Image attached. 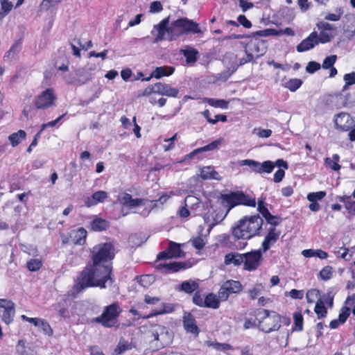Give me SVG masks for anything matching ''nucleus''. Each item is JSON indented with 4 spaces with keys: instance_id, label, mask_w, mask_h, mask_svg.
Here are the masks:
<instances>
[{
    "instance_id": "nucleus-5",
    "label": "nucleus",
    "mask_w": 355,
    "mask_h": 355,
    "mask_svg": "<svg viewBox=\"0 0 355 355\" xmlns=\"http://www.w3.org/2000/svg\"><path fill=\"white\" fill-rule=\"evenodd\" d=\"M259 328L265 333L277 331L281 327L282 316L275 311L262 309L258 311Z\"/></svg>"
},
{
    "instance_id": "nucleus-57",
    "label": "nucleus",
    "mask_w": 355,
    "mask_h": 355,
    "mask_svg": "<svg viewBox=\"0 0 355 355\" xmlns=\"http://www.w3.org/2000/svg\"><path fill=\"white\" fill-rule=\"evenodd\" d=\"M192 245L198 250H202L205 245V242L201 236H198L190 240Z\"/></svg>"
},
{
    "instance_id": "nucleus-20",
    "label": "nucleus",
    "mask_w": 355,
    "mask_h": 355,
    "mask_svg": "<svg viewBox=\"0 0 355 355\" xmlns=\"http://www.w3.org/2000/svg\"><path fill=\"white\" fill-rule=\"evenodd\" d=\"M183 325L187 332L198 335L199 329L196 324L194 316L190 313H184L183 316Z\"/></svg>"
},
{
    "instance_id": "nucleus-52",
    "label": "nucleus",
    "mask_w": 355,
    "mask_h": 355,
    "mask_svg": "<svg viewBox=\"0 0 355 355\" xmlns=\"http://www.w3.org/2000/svg\"><path fill=\"white\" fill-rule=\"evenodd\" d=\"M257 210L266 218L270 214L267 206L268 204L265 202L264 200L259 199L257 202Z\"/></svg>"
},
{
    "instance_id": "nucleus-51",
    "label": "nucleus",
    "mask_w": 355,
    "mask_h": 355,
    "mask_svg": "<svg viewBox=\"0 0 355 355\" xmlns=\"http://www.w3.org/2000/svg\"><path fill=\"white\" fill-rule=\"evenodd\" d=\"M334 253L337 257L342 258L345 261H349L352 257V254H349V249L344 247L338 248V250H335Z\"/></svg>"
},
{
    "instance_id": "nucleus-1",
    "label": "nucleus",
    "mask_w": 355,
    "mask_h": 355,
    "mask_svg": "<svg viewBox=\"0 0 355 355\" xmlns=\"http://www.w3.org/2000/svg\"><path fill=\"white\" fill-rule=\"evenodd\" d=\"M115 256V249L112 243H103L94 245L90 252L91 263H89L77 279L76 289L78 292L89 287L105 288L106 284L112 285V260Z\"/></svg>"
},
{
    "instance_id": "nucleus-12",
    "label": "nucleus",
    "mask_w": 355,
    "mask_h": 355,
    "mask_svg": "<svg viewBox=\"0 0 355 355\" xmlns=\"http://www.w3.org/2000/svg\"><path fill=\"white\" fill-rule=\"evenodd\" d=\"M15 304L6 299H0V316L6 324H10L15 316Z\"/></svg>"
},
{
    "instance_id": "nucleus-33",
    "label": "nucleus",
    "mask_w": 355,
    "mask_h": 355,
    "mask_svg": "<svg viewBox=\"0 0 355 355\" xmlns=\"http://www.w3.org/2000/svg\"><path fill=\"white\" fill-rule=\"evenodd\" d=\"M200 177L203 180H219L220 175L212 166H205L200 171Z\"/></svg>"
},
{
    "instance_id": "nucleus-37",
    "label": "nucleus",
    "mask_w": 355,
    "mask_h": 355,
    "mask_svg": "<svg viewBox=\"0 0 355 355\" xmlns=\"http://www.w3.org/2000/svg\"><path fill=\"white\" fill-rule=\"evenodd\" d=\"M26 133L24 130H19L17 132H14L9 135L8 140L13 147L19 145L22 139L26 138Z\"/></svg>"
},
{
    "instance_id": "nucleus-40",
    "label": "nucleus",
    "mask_w": 355,
    "mask_h": 355,
    "mask_svg": "<svg viewBox=\"0 0 355 355\" xmlns=\"http://www.w3.org/2000/svg\"><path fill=\"white\" fill-rule=\"evenodd\" d=\"M340 157L338 154H334L332 157H327L324 160L325 165L334 171H338L340 169V165L338 164Z\"/></svg>"
},
{
    "instance_id": "nucleus-53",
    "label": "nucleus",
    "mask_w": 355,
    "mask_h": 355,
    "mask_svg": "<svg viewBox=\"0 0 355 355\" xmlns=\"http://www.w3.org/2000/svg\"><path fill=\"white\" fill-rule=\"evenodd\" d=\"M26 265L30 271L34 272L41 268L42 266V262L39 259H31L27 262Z\"/></svg>"
},
{
    "instance_id": "nucleus-38",
    "label": "nucleus",
    "mask_w": 355,
    "mask_h": 355,
    "mask_svg": "<svg viewBox=\"0 0 355 355\" xmlns=\"http://www.w3.org/2000/svg\"><path fill=\"white\" fill-rule=\"evenodd\" d=\"M199 288L198 284L193 280L184 281L181 284L180 290L187 293H192Z\"/></svg>"
},
{
    "instance_id": "nucleus-8",
    "label": "nucleus",
    "mask_w": 355,
    "mask_h": 355,
    "mask_svg": "<svg viewBox=\"0 0 355 355\" xmlns=\"http://www.w3.org/2000/svg\"><path fill=\"white\" fill-rule=\"evenodd\" d=\"M243 286L240 282L227 280L224 282L218 291V297L221 301H226L231 294H236L242 291Z\"/></svg>"
},
{
    "instance_id": "nucleus-36",
    "label": "nucleus",
    "mask_w": 355,
    "mask_h": 355,
    "mask_svg": "<svg viewBox=\"0 0 355 355\" xmlns=\"http://www.w3.org/2000/svg\"><path fill=\"white\" fill-rule=\"evenodd\" d=\"M162 309L153 311L150 314L146 315L145 318H150L158 315L170 313L175 311V306L173 304H162Z\"/></svg>"
},
{
    "instance_id": "nucleus-13",
    "label": "nucleus",
    "mask_w": 355,
    "mask_h": 355,
    "mask_svg": "<svg viewBox=\"0 0 355 355\" xmlns=\"http://www.w3.org/2000/svg\"><path fill=\"white\" fill-rule=\"evenodd\" d=\"M169 17L164 18L158 24L153 26V28L151 31V34L154 35L155 32H157L153 43L156 44L165 40V35L166 33L168 34V29L169 27Z\"/></svg>"
},
{
    "instance_id": "nucleus-21",
    "label": "nucleus",
    "mask_w": 355,
    "mask_h": 355,
    "mask_svg": "<svg viewBox=\"0 0 355 355\" xmlns=\"http://www.w3.org/2000/svg\"><path fill=\"white\" fill-rule=\"evenodd\" d=\"M280 235V232L277 231L275 227H270L268 234L262 243V247L264 252H266L278 240Z\"/></svg>"
},
{
    "instance_id": "nucleus-26",
    "label": "nucleus",
    "mask_w": 355,
    "mask_h": 355,
    "mask_svg": "<svg viewBox=\"0 0 355 355\" xmlns=\"http://www.w3.org/2000/svg\"><path fill=\"white\" fill-rule=\"evenodd\" d=\"M350 313V308L346 306H343L340 311L338 318L331 321L329 324L330 328L336 329L340 324H344L347 320V318L349 316Z\"/></svg>"
},
{
    "instance_id": "nucleus-45",
    "label": "nucleus",
    "mask_w": 355,
    "mask_h": 355,
    "mask_svg": "<svg viewBox=\"0 0 355 355\" xmlns=\"http://www.w3.org/2000/svg\"><path fill=\"white\" fill-rule=\"evenodd\" d=\"M0 20H2L12 10L13 5L10 0L1 1Z\"/></svg>"
},
{
    "instance_id": "nucleus-59",
    "label": "nucleus",
    "mask_w": 355,
    "mask_h": 355,
    "mask_svg": "<svg viewBox=\"0 0 355 355\" xmlns=\"http://www.w3.org/2000/svg\"><path fill=\"white\" fill-rule=\"evenodd\" d=\"M177 133H175L172 137L169 139H165L164 142L167 143V144L163 145V148L165 151L170 150L174 148L175 141L177 139Z\"/></svg>"
},
{
    "instance_id": "nucleus-4",
    "label": "nucleus",
    "mask_w": 355,
    "mask_h": 355,
    "mask_svg": "<svg viewBox=\"0 0 355 355\" xmlns=\"http://www.w3.org/2000/svg\"><path fill=\"white\" fill-rule=\"evenodd\" d=\"M150 343L157 349H162L172 344L174 334L168 327L162 324H154L148 331Z\"/></svg>"
},
{
    "instance_id": "nucleus-39",
    "label": "nucleus",
    "mask_w": 355,
    "mask_h": 355,
    "mask_svg": "<svg viewBox=\"0 0 355 355\" xmlns=\"http://www.w3.org/2000/svg\"><path fill=\"white\" fill-rule=\"evenodd\" d=\"M109 226V223L103 218H95L91 224L92 229L94 231H103L106 230Z\"/></svg>"
},
{
    "instance_id": "nucleus-15",
    "label": "nucleus",
    "mask_w": 355,
    "mask_h": 355,
    "mask_svg": "<svg viewBox=\"0 0 355 355\" xmlns=\"http://www.w3.org/2000/svg\"><path fill=\"white\" fill-rule=\"evenodd\" d=\"M335 124L337 128L343 131H348L355 125L353 118L349 114L344 112L336 115Z\"/></svg>"
},
{
    "instance_id": "nucleus-25",
    "label": "nucleus",
    "mask_w": 355,
    "mask_h": 355,
    "mask_svg": "<svg viewBox=\"0 0 355 355\" xmlns=\"http://www.w3.org/2000/svg\"><path fill=\"white\" fill-rule=\"evenodd\" d=\"M87 231L83 227L71 231L70 238L71 242L75 245H82L86 241Z\"/></svg>"
},
{
    "instance_id": "nucleus-58",
    "label": "nucleus",
    "mask_w": 355,
    "mask_h": 355,
    "mask_svg": "<svg viewBox=\"0 0 355 355\" xmlns=\"http://www.w3.org/2000/svg\"><path fill=\"white\" fill-rule=\"evenodd\" d=\"M337 60V56L336 55H332L327 57L322 63V67L324 69H329L333 67Z\"/></svg>"
},
{
    "instance_id": "nucleus-46",
    "label": "nucleus",
    "mask_w": 355,
    "mask_h": 355,
    "mask_svg": "<svg viewBox=\"0 0 355 355\" xmlns=\"http://www.w3.org/2000/svg\"><path fill=\"white\" fill-rule=\"evenodd\" d=\"M302 84V80L299 78H291L286 81L284 86L291 92H295Z\"/></svg>"
},
{
    "instance_id": "nucleus-64",
    "label": "nucleus",
    "mask_w": 355,
    "mask_h": 355,
    "mask_svg": "<svg viewBox=\"0 0 355 355\" xmlns=\"http://www.w3.org/2000/svg\"><path fill=\"white\" fill-rule=\"evenodd\" d=\"M266 220L268 223L272 225L274 227L276 225H278L282 222V218L277 216H273L271 214L268 216L266 218Z\"/></svg>"
},
{
    "instance_id": "nucleus-22",
    "label": "nucleus",
    "mask_w": 355,
    "mask_h": 355,
    "mask_svg": "<svg viewBox=\"0 0 355 355\" xmlns=\"http://www.w3.org/2000/svg\"><path fill=\"white\" fill-rule=\"evenodd\" d=\"M223 139H216L203 147H200L197 149H195L194 150H193L192 152H191L189 154H188L187 155V158L189 159H192L195 157V155L196 154H202L206 151H211V150L218 149V147L223 144Z\"/></svg>"
},
{
    "instance_id": "nucleus-17",
    "label": "nucleus",
    "mask_w": 355,
    "mask_h": 355,
    "mask_svg": "<svg viewBox=\"0 0 355 355\" xmlns=\"http://www.w3.org/2000/svg\"><path fill=\"white\" fill-rule=\"evenodd\" d=\"M318 44V33L314 31L303 40L296 47L298 52H304L313 49Z\"/></svg>"
},
{
    "instance_id": "nucleus-63",
    "label": "nucleus",
    "mask_w": 355,
    "mask_h": 355,
    "mask_svg": "<svg viewBox=\"0 0 355 355\" xmlns=\"http://www.w3.org/2000/svg\"><path fill=\"white\" fill-rule=\"evenodd\" d=\"M163 6L160 1H155L150 3L149 12L150 13H158L162 11Z\"/></svg>"
},
{
    "instance_id": "nucleus-6",
    "label": "nucleus",
    "mask_w": 355,
    "mask_h": 355,
    "mask_svg": "<svg viewBox=\"0 0 355 355\" xmlns=\"http://www.w3.org/2000/svg\"><path fill=\"white\" fill-rule=\"evenodd\" d=\"M121 312V307L117 302H114L105 306L102 314L95 318L94 321L106 328L118 327L119 325L118 318Z\"/></svg>"
},
{
    "instance_id": "nucleus-34",
    "label": "nucleus",
    "mask_w": 355,
    "mask_h": 355,
    "mask_svg": "<svg viewBox=\"0 0 355 355\" xmlns=\"http://www.w3.org/2000/svg\"><path fill=\"white\" fill-rule=\"evenodd\" d=\"M352 196H343L338 198L340 202L345 204V207L348 213L352 215H355V200Z\"/></svg>"
},
{
    "instance_id": "nucleus-35",
    "label": "nucleus",
    "mask_w": 355,
    "mask_h": 355,
    "mask_svg": "<svg viewBox=\"0 0 355 355\" xmlns=\"http://www.w3.org/2000/svg\"><path fill=\"white\" fill-rule=\"evenodd\" d=\"M21 49L20 44L15 42L12 45L10 49L3 55V60L6 62L15 60Z\"/></svg>"
},
{
    "instance_id": "nucleus-31",
    "label": "nucleus",
    "mask_w": 355,
    "mask_h": 355,
    "mask_svg": "<svg viewBox=\"0 0 355 355\" xmlns=\"http://www.w3.org/2000/svg\"><path fill=\"white\" fill-rule=\"evenodd\" d=\"M175 68L171 66L156 67L151 73V77L159 79L164 76H168L173 73Z\"/></svg>"
},
{
    "instance_id": "nucleus-43",
    "label": "nucleus",
    "mask_w": 355,
    "mask_h": 355,
    "mask_svg": "<svg viewBox=\"0 0 355 355\" xmlns=\"http://www.w3.org/2000/svg\"><path fill=\"white\" fill-rule=\"evenodd\" d=\"M275 168L274 162L270 160L265 161L262 163L259 162L258 166V173H270Z\"/></svg>"
},
{
    "instance_id": "nucleus-30",
    "label": "nucleus",
    "mask_w": 355,
    "mask_h": 355,
    "mask_svg": "<svg viewBox=\"0 0 355 355\" xmlns=\"http://www.w3.org/2000/svg\"><path fill=\"white\" fill-rule=\"evenodd\" d=\"M343 30L344 35L348 40L355 39V16L347 19Z\"/></svg>"
},
{
    "instance_id": "nucleus-27",
    "label": "nucleus",
    "mask_w": 355,
    "mask_h": 355,
    "mask_svg": "<svg viewBox=\"0 0 355 355\" xmlns=\"http://www.w3.org/2000/svg\"><path fill=\"white\" fill-rule=\"evenodd\" d=\"M184 204L185 206L181 207L178 211L180 216L182 218H187L190 215V212L187 207H189L190 205H199L200 200L195 196H188L185 198Z\"/></svg>"
},
{
    "instance_id": "nucleus-23",
    "label": "nucleus",
    "mask_w": 355,
    "mask_h": 355,
    "mask_svg": "<svg viewBox=\"0 0 355 355\" xmlns=\"http://www.w3.org/2000/svg\"><path fill=\"white\" fill-rule=\"evenodd\" d=\"M280 34H285L287 35H294L295 33L293 30L291 28H286L284 30H281L279 31L272 29V28H267L262 31H258L253 33H252V36L253 37L256 36L259 37H268L270 35H279Z\"/></svg>"
},
{
    "instance_id": "nucleus-10",
    "label": "nucleus",
    "mask_w": 355,
    "mask_h": 355,
    "mask_svg": "<svg viewBox=\"0 0 355 355\" xmlns=\"http://www.w3.org/2000/svg\"><path fill=\"white\" fill-rule=\"evenodd\" d=\"M56 96L52 88L43 91L35 99V105L37 109H47L53 106Z\"/></svg>"
},
{
    "instance_id": "nucleus-28",
    "label": "nucleus",
    "mask_w": 355,
    "mask_h": 355,
    "mask_svg": "<svg viewBox=\"0 0 355 355\" xmlns=\"http://www.w3.org/2000/svg\"><path fill=\"white\" fill-rule=\"evenodd\" d=\"M108 197L106 191H98L94 192L91 197H89L85 200V204L87 207H92L97 205L98 202H103Z\"/></svg>"
},
{
    "instance_id": "nucleus-61",
    "label": "nucleus",
    "mask_w": 355,
    "mask_h": 355,
    "mask_svg": "<svg viewBox=\"0 0 355 355\" xmlns=\"http://www.w3.org/2000/svg\"><path fill=\"white\" fill-rule=\"evenodd\" d=\"M39 327H40L42 328L43 332L45 334H46L49 336L53 335V329L51 327L49 322H47L45 320L42 319Z\"/></svg>"
},
{
    "instance_id": "nucleus-55",
    "label": "nucleus",
    "mask_w": 355,
    "mask_h": 355,
    "mask_svg": "<svg viewBox=\"0 0 355 355\" xmlns=\"http://www.w3.org/2000/svg\"><path fill=\"white\" fill-rule=\"evenodd\" d=\"M333 37V32H328L327 31H320L319 35H318V43H327L330 42Z\"/></svg>"
},
{
    "instance_id": "nucleus-18",
    "label": "nucleus",
    "mask_w": 355,
    "mask_h": 355,
    "mask_svg": "<svg viewBox=\"0 0 355 355\" xmlns=\"http://www.w3.org/2000/svg\"><path fill=\"white\" fill-rule=\"evenodd\" d=\"M155 94H158L163 96H166L168 97H177L179 94V89L177 88L172 87L170 85L163 83H157L155 84Z\"/></svg>"
},
{
    "instance_id": "nucleus-41",
    "label": "nucleus",
    "mask_w": 355,
    "mask_h": 355,
    "mask_svg": "<svg viewBox=\"0 0 355 355\" xmlns=\"http://www.w3.org/2000/svg\"><path fill=\"white\" fill-rule=\"evenodd\" d=\"M219 299L216 295L209 293L205 298V306L212 309L218 308L220 304Z\"/></svg>"
},
{
    "instance_id": "nucleus-48",
    "label": "nucleus",
    "mask_w": 355,
    "mask_h": 355,
    "mask_svg": "<svg viewBox=\"0 0 355 355\" xmlns=\"http://www.w3.org/2000/svg\"><path fill=\"white\" fill-rule=\"evenodd\" d=\"M294 327L293 331H301L303 330L304 319L300 312L293 313Z\"/></svg>"
},
{
    "instance_id": "nucleus-60",
    "label": "nucleus",
    "mask_w": 355,
    "mask_h": 355,
    "mask_svg": "<svg viewBox=\"0 0 355 355\" xmlns=\"http://www.w3.org/2000/svg\"><path fill=\"white\" fill-rule=\"evenodd\" d=\"M129 348V344L126 341H120L114 349L116 355H120Z\"/></svg>"
},
{
    "instance_id": "nucleus-50",
    "label": "nucleus",
    "mask_w": 355,
    "mask_h": 355,
    "mask_svg": "<svg viewBox=\"0 0 355 355\" xmlns=\"http://www.w3.org/2000/svg\"><path fill=\"white\" fill-rule=\"evenodd\" d=\"M333 272V268L331 266H327L320 271L319 277L321 279L327 281L331 278Z\"/></svg>"
},
{
    "instance_id": "nucleus-42",
    "label": "nucleus",
    "mask_w": 355,
    "mask_h": 355,
    "mask_svg": "<svg viewBox=\"0 0 355 355\" xmlns=\"http://www.w3.org/2000/svg\"><path fill=\"white\" fill-rule=\"evenodd\" d=\"M207 346L211 347L214 349L219 352H224L227 354L230 350H233V347L227 343H220L218 342L208 341Z\"/></svg>"
},
{
    "instance_id": "nucleus-11",
    "label": "nucleus",
    "mask_w": 355,
    "mask_h": 355,
    "mask_svg": "<svg viewBox=\"0 0 355 355\" xmlns=\"http://www.w3.org/2000/svg\"><path fill=\"white\" fill-rule=\"evenodd\" d=\"M95 69V66H86L77 69L74 72V78L70 80H67L69 84L84 85L92 78V71Z\"/></svg>"
},
{
    "instance_id": "nucleus-3",
    "label": "nucleus",
    "mask_w": 355,
    "mask_h": 355,
    "mask_svg": "<svg viewBox=\"0 0 355 355\" xmlns=\"http://www.w3.org/2000/svg\"><path fill=\"white\" fill-rule=\"evenodd\" d=\"M189 33L202 35L204 31L199 24L187 17H182L173 21L168 29V38L169 40H175L182 35Z\"/></svg>"
},
{
    "instance_id": "nucleus-32",
    "label": "nucleus",
    "mask_w": 355,
    "mask_h": 355,
    "mask_svg": "<svg viewBox=\"0 0 355 355\" xmlns=\"http://www.w3.org/2000/svg\"><path fill=\"white\" fill-rule=\"evenodd\" d=\"M243 254L232 252L225 255L224 262L226 265L234 264V266H238L243 263Z\"/></svg>"
},
{
    "instance_id": "nucleus-62",
    "label": "nucleus",
    "mask_w": 355,
    "mask_h": 355,
    "mask_svg": "<svg viewBox=\"0 0 355 355\" xmlns=\"http://www.w3.org/2000/svg\"><path fill=\"white\" fill-rule=\"evenodd\" d=\"M343 15L341 9H338L335 13H329L325 15L324 19L326 20L336 21H338Z\"/></svg>"
},
{
    "instance_id": "nucleus-16",
    "label": "nucleus",
    "mask_w": 355,
    "mask_h": 355,
    "mask_svg": "<svg viewBox=\"0 0 355 355\" xmlns=\"http://www.w3.org/2000/svg\"><path fill=\"white\" fill-rule=\"evenodd\" d=\"M244 198V194L243 193H231L229 194H224L221 197V205L223 206H227L229 207L227 211L228 212L230 210L241 204V201L242 200V198Z\"/></svg>"
},
{
    "instance_id": "nucleus-56",
    "label": "nucleus",
    "mask_w": 355,
    "mask_h": 355,
    "mask_svg": "<svg viewBox=\"0 0 355 355\" xmlns=\"http://www.w3.org/2000/svg\"><path fill=\"white\" fill-rule=\"evenodd\" d=\"M319 295L320 291L318 289L309 290L306 295L307 302L309 304L313 303L318 300Z\"/></svg>"
},
{
    "instance_id": "nucleus-47",
    "label": "nucleus",
    "mask_w": 355,
    "mask_h": 355,
    "mask_svg": "<svg viewBox=\"0 0 355 355\" xmlns=\"http://www.w3.org/2000/svg\"><path fill=\"white\" fill-rule=\"evenodd\" d=\"M314 311L318 319L325 318L327 314V311L324 306V302L322 300H318L315 306Z\"/></svg>"
},
{
    "instance_id": "nucleus-7",
    "label": "nucleus",
    "mask_w": 355,
    "mask_h": 355,
    "mask_svg": "<svg viewBox=\"0 0 355 355\" xmlns=\"http://www.w3.org/2000/svg\"><path fill=\"white\" fill-rule=\"evenodd\" d=\"M207 211L204 214V220L209 226V230L222 222L228 214V211L223 210L220 203L207 205Z\"/></svg>"
},
{
    "instance_id": "nucleus-19",
    "label": "nucleus",
    "mask_w": 355,
    "mask_h": 355,
    "mask_svg": "<svg viewBox=\"0 0 355 355\" xmlns=\"http://www.w3.org/2000/svg\"><path fill=\"white\" fill-rule=\"evenodd\" d=\"M246 49L249 51L250 53H252L255 58H258L266 53V47L263 40L255 39L250 42L248 47Z\"/></svg>"
},
{
    "instance_id": "nucleus-2",
    "label": "nucleus",
    "mask_w": 355,
    "mask_h": 355,
    "mask_svg": "<svg viewBox=\"0 0 355 355\" xmlns=\"http://www.w3.org/2000/svg\"><path fill=\"white\" fill-rule=\"evenodd\" d=\"M263 225V220L259 214L245 216L232 227V234L236 241H247L260 234ZM246 245L247 241H239L234 243V248L242 250Z\"/></svg>"
},
{
    "instance_id": "nucleus-24",
    "label": "nucleus",
    "mask_w": 355,
    "mask_h": 355,
    "mask_svg": "<svg viewBox=\"0 0 355 355\" xmlns=\"http://www.w3.org/2000/svg\"><path fill=\"white\" fill-rule=\"evenodd\" d=\"M157 268L167 273L175 272L182 268H185V263L184 262L170 261L158 263Z\"/></svg>"
},
{
    "instance_id": "nucleus-44",
    "label": "nucleus",
    "mask_w": 355,
    "mask_h": 355,
    "mask_svg": "<svg viewBox=\"0 0 355 355\" xmlns=\"http://www.w3.org/2000/svg\"><path fill=\"white\" fill-rule=\"evenodd\" d=\"M205 101L212 107H219L221 109H227L229 104L228 101L223 99L205 98Z\"/></svg>"
},
{
    "instance_id": "nucleus-9",
    "label": "nucleus",
    "mask_w": 355,
    "mask_h": 355,
    "mask_svg": "<svg viewBox=\"0 0 355 355\" xmlns=\"http://www.w3.org/2000/svg\"><path fill=\"white\" fill-rule=\"evenodd\" d=\"M243 268L246 270H255L261 264L262 254L261 250H252L250 252L243 254Z\"/></svg>"
},
{
    "instance_id": "nucleus-14",
    "label": "nucleus",
    "mask_w": 355,
    "mask_h": 355,
    "mask_svg": "<svg viewBox=\"0 0 355 355\" xmlns=\"http://www.w3.org/2000/svg\"><path fill=\"white\" fill-rule=\"evenodd\" d=\"M184 255L183 252L180 248V245L174 242H170L168 248L159 253L157 255V260L168 259L173 257H182Z\"/></svg>"
},
{
    "instance_id": "nucleus-49",
    "label": "nucleus",
    "mask_w": 355,
    "mask_h": 355,
    "mask_svg": "<svg viewBox=\"0 0 355 355\" xmlns=\"http://www.w3.org/2000/svg\"><path fill=\"white\" fill-rule=\"evenodd\" d=\"M239 166H248L252 171L257 173L259 162L253 159H243L239 162Z\"/></svg>"
},
{
    "instance_id": "nucleus-29",
    "label": "nucleus",
    "mask_w": 355,
    "mask_h": 355,
    "mask_svg": "<svg viewBox=\"0 0 355 355\" xmlns=\"http://www.w3.org/2000/svg\"><path fill=\"white\" fill-rule=\"evenodd\" d=\"M181 53L185 57L187 64H193L198 60V51L191 46H186Z\"/></svg>"
},
{
    "instance_id": "nucleus-54",
    "label": "nucleus",
    "mask_w": 355,
    "mask_h": 355,
    "mask_svg": "<svg viewBox=\"0 0 355 355\" xmlns=\"http://www.w3.org/2000/svg\"><path fill=\"white\" fill-rule=\"evenodd\" d=\"M326 192L323 191L311 192L307 195V200L310 202H317L321 200L326 196Z\"/></svg>"
}]
</instances>
